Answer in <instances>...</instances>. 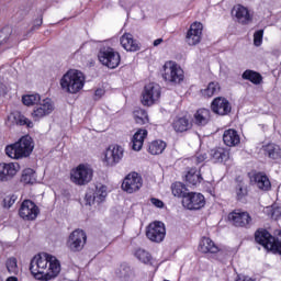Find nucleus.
<instances>
[{
	"mask_svg": "<svg viewBox=\"0 0 281 281\" xmlns=\"http://www.w3.org/2000/svg\"><path fill=\"white\" fill-rule=\"evenodd\" d=\"M14 120H15V124H18L19 126H26L27 128H34V122H32V120L27 119V116L19 112L14 114Z\"/></svg>",
	"mask_w": 281,
	"mask_h": 281,
	"instance_id": "obj_38",
	"label": "nucleus"
},
{
	"mask_svg": "<svg viewBox=\"0 0 281 281\" xmlns=\"http://www.w3.org/2000/svg\"><path fill=\"white\" fill-rule=\"evenodd\" d=\"M148 137V131L138 128L132 138L133 150L139 151L144 147V139Z\"/></svg>",
	"mask_w": 281,
	"mask_h": 281,
	"instance_id": "obj_26",
	"label": "nucleus"
},
{
	"mask_svg": "<svg viewBox=\"0 0 281 281\" xmlns=\"http://www.w3.org/2000/svg\"><path fill=\"white\" fill-rule=\"evenodd\" d=\"M228 222L233 227H239L241 229H251L254 226V217L247 211L236 209L227 216Z\"/></svg>",
	"mask_w": 281,
	"mask_h": 281,
	"instance_id": "obj_5",
	"label": "nucleus"
},
{
	"mask_svg": "<svg viewBox=\"0 0 281 281\" xmlns=\"http://www.w3.org/2000/svg\"><path fill=\"white\" fill-rule=\"evenodd\" d=\"M159 98H161V87L159 85L151 82L144 87L142 93V104L144 106H153Z\"/></svg>",
	"mask_w": 281,
	"mask_h": 281,
	"instance_id": "obj_10",
	"label": "nucleus"
},
{
	"mask_svg": "<svg viewBox=\"0 0 281 281\" xmlns=\"http://www.w3.org/2000/svg\"><path fill=\"white\" fill-rule=\"evenodd\" d=\"M60 87L66 93H78L85 87V75L70 69L61 77Z\"/></svg>",
	"mask_w": 281,
	"mask_h": 281,
	"instance_id": "obj_2",
	"label": "nucleus"
},
{
	"mask_svg": "<svg viewBox=\"0 0 281 281\" xmlns=\"http://www.w3.org/2000/svg\"><path fill=\"white\" fill-rule=\"evenodd\" d=\"M186 181L189 186H199V183L203 181L201 169L196 170V168H191L186 175Z\"/></svg>",
	"mask_w": 281,
	"mask_h": 281,
	"instance_id": "obj_30",
	"label": "nucleus"
},
{
	"mask_svg": "<svg viewBox=\"0 0 281 281\" xmlns=\"http://www.w3.org/2000/svg\"><path fill=\"white\" fill-rule=\"evenodd\" d=\"M166 142L161 139L153 140L148 146V153H150V155H161V153L166 150Z\"/></svg>",
	"mask_w": 281,
	"mask_h": 281,
	"instance_id": "obj_33",
	"label": "nucleus"
},
{
	"mask_svg": "<svg viewBox=\"0 0 281 281\" xmlns=\"http://www.w3.org/2000/svg\"><path fill=\"white\" fill-rule=\"evenodd\" d=\"M250 181L254 186L263 192H269V190H271V181L269 180V177L262 172L252 175Z\"/></svg>",
	"mask_w": 281,
	"mask_h": 281,
	"instance_id": "obj_23",
	"label": "nucleus"
},
{
	"mask_svg": "<svg viewBox=\"0 0 281 281\" xmlns=\"http://www.w3.org/2000/svg\"><path fill=\"white\" fill-rule=\"evenodd\" d=\"M21 170V166L18 162L0 164V181H10Z\"/></svg>",
	"mask_w": 281,
	"mask_h": 281,
	"instance_id": "obj_21",
	"label": "nucleus"
},
{
	"mask_svg": "<svg viewBox=\"0 0 281 281\" xmlns=\"http://www.w3.org/2000/svg\"><path fill=\"white\" fill-rule=\"evenodd\" d=\"M205 159H207V154L205 153H198L193 158L192 161L193 164H203V161H205Z\"/></svg>",
	"mask_w": 281,
	"mask_h": 281,
	"instance_id": "obj_47",
	"label": "nucleus"
},
{
	"mask_svg": "<svg viewBox=\"0 0 281 281\" xmlns=\"http://www.w3.org/2000/svg\"><path fill=\"white\" fill-rule=\"evenodd\" d=\"M134 120L136 124H148V112L146 110L138 109L134 111Z\"/></svg>",
	"mask_w": 281,
	"mask_h": 281,
	"instance_id": "obj_41",
	"label": "nucleus"
},
{
	"mask_svg": "<svg viewBox=\"0 0 281 281\" xmlns=\"http://www.w3.org/2000/svg\"><path fill=\"white\" fill-rule=\"evenodd\" d=\"M7 90H5V85L0 83V95H5Z\"/></svg>",
	"mask_w": 281,
	"mask_h": 281,
	"instance_id": "obj_51",
	"label": "nucleus"
},
{
	"mask_svg": "<svg viewBox=\"0 0 281 281\" xmlns=\"http://www.w3.org/2000/svg\"><path fill=\"white\" fill-rule=\"evenodd\" d=\"M211 109L216 115H229L232 113V104L223 97L215 98L211 103Z\"/></svg>",
	"mask_w": 281,
	"mask_h": 281,
	"instance_id": "obj_20",
	"label": "nucleus"
},
{
	"mask_svg": "<svg viewBox=\"0 0 281 281\" xmlns=\"http://www.w3.org/2000/svg\"><path fill=\"white\" fill-rule=\"evenodd\" d=\"M146 236L151 243H164L166 238V225L162 222H154L147 226Z\"/></svg>",
	"mask_w": 281,
	"mask_h": 281,
	"instance_id": "obj_13",
	"label": "nucleus"
},
{
	"mask_svg": "<svg viewBox=\"0 0 281 281\" xmlns=\"http://www.w3.org/2000/svg\"><path fill=\"white\" fill-rule=\"evenodd\" d=\"M7 281H19V278H16V277H9V278H7Z\"/></svg>",
	"mask_w": 281,
	"mask_h": 281,
	"instance_id": "obj_54",
	"label": "nucleus"
},
{
	"mask_svg": "<svg viewBox=\"0 0 281 281\" xmlns=\"http://www.w3.org/2000/svg\"><path fill=\"white\" fill-rule=\"evenodd\" d=\"M5 267L8 273L11 276H19V263L16 261V258L11 257L5 261Z\"/></svg>",
	"mask_w": 281,
	"mask_h": 281,
	"instance_id": "obj_40",
	"label": "nucleus"
},
{
	"mask_svg": "<svg viewBox=\"0 0 281 281\" xmlns=\"http://www.w3.org/2000/svg\"><path fill=\"white\" fill-rule=\"evenodd\" d=\"M162 78L168 85H181V81L186 78L183 69L175 61H166L164 65Z\"/></svg>",
	"mask_w": 281,
	"mask_h": 281,
	"instance_id": "obj_6",
	"label": "nucleus"
},
{
	"mask_svg": "<svg viewBox=\"0 0 281 281\" xmlns=\"http://www.w3.org/2000/svg\"><path fill=\"white\" fill-rule=\"evenodd\" d=\"M106 187L105 186H97L94 190V199H97V203L100 204L106 199Z\"/></svg>",
	"mask_w": 281,
	"mask_h": 281,
	"instance_id": "obj_42",
	"label": "nucleus"
},
{
	"mask_svg": "<svg viewBox=\"0 0 281 281\" xmlns=\"http://www.w3.org/2000/svg\"><path fill=\"white\" fill-rule=\"evenodd\" d=\"M98 58L101 64L108 67V69H116V67H120V63L122 60L120 53L115 52L111 47L101 48Z\"/></svg>",
	"mask_w": 281,
	"mask_h": 281,
	"instance_id": "obj_7",
	"label": "nucleus"
},
{
	"mask_svg": "<svg viewBox=\"0 0 281 281\" xmlns=\"http://www.w3.org/2000/svg\"><path fill=\"white\" fill-rule=\"evenodd\" d=\"M263 34H265L263 30H259V31L255 32V34H254V45H256V47H260L262 45Z\"/></svg>",
	"mask_w": 281,
	"mask_h": 281,
	"instance_id": "obj_45",
	"label": "nucleus"
},
{
	"mask_svg": "<svg viewBox=\"0 0 281 281\" xmlns=\"http://www.w3.org/2000/svg\"><path fill=\"white\" fill-rule=\"evenodd\" d=\"M19 35L12 31L10 26H4L0 30V49H12L14 45H19Z\"/></svg>",
	"mask_w": 281,
	"mask_h": 281,
	"instance_id": "obj_12",
	"label": "nucleus"
},
{
	"mask_svg": "<svg viewBox=\"0 0 281 281\" xmlns=\"http://www.w3.org/2000/svg\"><path fill=\"white\" fill-rule=\"evenodd\" d=\"M211 159L214 164H223L229 159V150L218 147L211 150Z\"/></svg>",
	"mask_w": 281,
	"mask_h": 281,
	"instance_id": "obj_27",
	"label": "nucleus"
},
{
	"mask_svg": "<svg viewBox=\"0 0 281 281\" xmlns=\"http://www.w3.org/2000/svg\"><path fill=\"white\" fill-rule=\"evenodd\" d=\"M255 240L258 245L266 248L267 251H273V254L281 256V236L276 238L267 229L260 228L255 233Z\"/></svg>",
	"mask_w": 281,
	"mask_h": 281,
	"instance_id": "obj_4",
	"label": "nucleus"
},
{
	"mask_svg": "<svg viewBox=\"0 0 281 281\" xmlns=\"http://www.w3.org/2000/svg\"><path fill=\"white\" fill-rule=\"evenodd\" d=\"M13 203H16V195H7L3 199V207H7V210H10Z\"/></svg>",
	"mask_w": 281,
	"mask_h": 281,
	"instance_id": "obj_46",
	"label": "nucleus"
},
{
	"mask_svg": "<svg viewBox=\"0 0 281 281\" xmlns=\"http://www.w3.org/2000/svg\"><path fill=\"white\" fill-rule=\"evenodd\" d=\"M34 150V145L32 143V137L23 136L19 142L5 147V154L11 159H23L30 157Z\"/></svg>",
	"mask_w": 281,
	"mask_h": 281,
	"instance_id": "obj_3",
	"label": "nucleus"
},
{
	"mask_svg": "<svg viewBox=\"0 0 281 281\" xmlns=\"http://www.w3.org/2000/svg\"><path fill=\"white\" fill-rule=\"evenodd\" d=\"M86 205H93V203H97L95 199V190L89 189L85 196Z\"/></svg>",
	"mask_w": 281,
	"mask_h": 281,
	"instance_id": "obj_44",
	"label": "nucleus"
},
{
	"mask_svg": "<svg viewBox=\"0 0 281 281\" xmlns=\"http://www.w3.org/2000/svg\"><path fill=\"white\" fill-rule=\"evenodd\" d=\"M70 179L76 186H87L93 179V169L88 165H79L71 171Z\"/></svg>",
	"mask_w": 281,
	"mask_h": 281,
	"instance_id": "obj_9",
	"label": "nucleus"
},
{
	"mask_svg": "<svg viewBox=\"0 0 281 281\" xmlns=\"http://www.w3.org/2000/svg\"><path fill=\"white\" fill-rule=\"evenodd\" d=\"M135 257L144 265H150V261L153 260V256H150V252L142 248L135 251Z\"/></svg>",
	"mask_w": 281,
	"mask_h": 281,
	"instance_id": "obj_39",
	"label": "nucleus"
},
{
	"mask_svg": "<svg viewBox=\"0 0 281 281\" xmlns=\"http://www.w3.org/2000/svg\"><path fill=\"white\" fill-rule=\"evenodd\" d=\"M248 191H247V187L245 184H243V182H239L236 187V196L238 201H243V199H245V196H247Z\"/></svg>",
	"mask_w": 281,
	"mask_h": 281,
	"instance_id": "obj_43",
	"label": "nucleus"
},
{
	"mask_svg": "<svg viewBox=\"0 0 281 281\" xmlns=\"http://www.w3.org/2000/svg\"><path fill=\"white\" fill-rule=\"evenodd\" d=\"M171 192L173 196H178V199H186V195L189 194L188 188H186V184L181 182H176L171 186Z\"/></svg>",
	"mask_w": 281,
	"mask_h": 281,
	"instance_id": "obj_34",
	"label": "nucleus"
},
{
	"mask_svg": "<svg viewBox=\"0 0 281 281\" xmlns=\"http://www.w3.org/2000/svg\"><path fill=\"white\" fill-rule=\"evenodd\" d=\"M164 43V38H157L154 41V47H157Z\"/></svg>",
	"mask_w": 281,
	"mask_h": 281,
	"instance_id": "obj_52",
	"label": "nucleus"
},
{
	"mask_svg": "<svg viewBox=\"0 0 281 281\" xmlns=\"http://www.w3.org/2000/svg\"><path fill=\"white\" fill-rule=\"evenodd\" d=\"M30 271L36 280L49 281L60 273V261L47 252L33 257Z\"/></svg>",
	"mask_w": 281,
	"mask_h": 281,
	"instance_id": "obj_1",
	"label": "nucleus"
},
{
	"mask_svg": "<svg viewBox=\"0 0 281 281\" xmlns=\"http://www.w3.org/2000/svg\"><path fill=\"white\" fill-rule=\"evenodd\" d=\"M121 45L126 52H139V49H142L139 42L130 33H125L121 36Z\"/></svg>",
	"mask_w": 281,
	"mask_h": 281,
	"instance_id": "obj_24",
	"label": "nucleus"
},
{
	"mask_svg": "<svg viewBox=\"0 0 281 281\" xmlns=\"http://www.w3.org/2000/svg\"><path fill=\"white\" fill-rule=\"evenodd\" d=\"M271 218H273L274 221H278L279 218H281V206L272 207Z\"/></svg>",
	"mask_w": 281,
	"mask_h": 281,
	"instance_id": "obj_48",
	"label": "nucleus"
},
{
	"mask_svg": "<svg viewBox=\"0 0 281 281\" xmlns=\"http://www.w3.org/2000/svg\"><path fill=\"white\" fill-rule=\"evenodd\" d=\"M124 157V148L120 145L110 146L105 151V164L108 166H115L120 164Z\"/></svg>",
	"mask_w": 281,
	"mask_h": 281,
	"instance_id": "obj_19",
	"label": "nucleus"
},
{
	"mask_svg": "<svg viewBox=\"0 0 281 281\" xmlns=\"http://www.w3.org/2000/svg\"><path fill=\"white\" fill-rule=\"evenodd\" d=\"M199 249L202 254H218V246L209 237H203L200 241Z\"/></svg>",
	"mask_w": 281,
	"mask_h": 281,
	"instance_id": "obj_29",
	"label": "nucleus"
},
{
	"mask_svg": "<svg viewBox=\"0 0 281 281\" xmlns=\"http://www.w3.org/2000/svg\"><path fill=\"white\" fill-rule=\"evenodd\" d=\"M241 78L243 80H249L252 85H260L262 82V75L250 69L245 70Z\"/></svg>",
	"mask_w": 281,
	"mask_h": 281,
	"instance_id": "obj_32",
	"label": "nucleus"
},
{
	"mask_svg": "<svg viewBox=\"0 0 281 281\" xmlns=\"http://www.w3.org/2000/svg\"><path fill=\"white\" fill-rule=\"evenodd\" d=\"M143 186L142 176L137 172L128 173L122 183V190L127 192V194H133V192H137Z\"/></svg>",
	"mask_w": 281,
	"mask_h": 281,
	"instance_id": "obj_15",
	"label": "nucleus"
},
{
	"mask_svg": "<svg viewBox=\"0 0 281 281\" xmlns=\"http://www.w3.org/2000/svg\"><path fill=\"white\" fill-rule=\"evenodd\" d=\"M40 212L36 203L32 202V200H24L20 206L19 214L24 221H36Z\"/></svg>",
	"mask_w": 281,
	"mask_h": 281,
	"instance_id": "obj_16",
	"label": "nucleus"
},
{
	"mask_svg": "<svg viewBox=\"0 0 281 281\" xmlns=\"http://www.w3.org/2000/svg\"><path fill=\"white\" fill-rule=\"evenodd\" d=\"M193 117L196 126H205L211 120V112L209 109H199Z\"/></svg>",
	"mask_w": 281,
	"mask_h": 281,
	"instance_id": "obj_28",
	"label": "nucleus"
},
{
	"mask_svg": "<svg viewBox=\"0 0 281 281\" xmlns=\"http://www.w3.org/2000/svg\"><path fill=\"white\" fill-rule=\"evenodd\" d=\"M0 281H3V279L0 278Z\"/></svg>",
	"mask_w": 281,
	"mask_h": 281,
	"instance_id": "obj_55",
	"label": "nucleus"
},
{
	"mask_svg": "<svg viewBox=\"0 0 281 281\" xmlns=\"http://www.w3.org/2000/svg\"><path fill=\"white\" fill-rule=\"evenodd\" d=\"M223 142L225 146H228L229 148L238 146V144H240V135H238L236 130H226L223 134Z\"/></svg>",
	"mask_w": 281,
	"mask_h": 281,
	"instance_id": "obj_25",
	"label": "nucleus"
},
{
	"mask_svg": "<svg viewBox=\"0 0 281 281\" xmlns=\"http://www.w3.org/2000/svg\"><path fill=\"white\" fill-rule=\"evenodd\" d=\"M263 154L266 155V157H269V159H280L281 148L278 145L270 143L263 146Z\"/></svg>",
	"mask_w": 281,
	"mask_h": 281,
	"instance_id": "obj_31",
	"label": "nucleus"
},
{
	"mask_svg": "<svg viewBox=\"0 0 281 281\" xmlns=\"http://www.w3.org/2000/svg\"><path fill=\"white\" fill-rule=\"evenodd\" d=\"M55 109L56 105L54 104V101H52L49 98H46L44 100H40V102L34 105L31 116L35 122H38V120H43V117L52 115Z\"/></svg>",
	"mask_w": 281,
	"mask_h": 281,
	"instance_id": "obj_8",
	"label": "nucleus"
},
{
	"mask_svg": "<svg viewBox=\"0 0 281 281\" xmlns=\"http://www.w3.org/2000/svg\"><path fill=\"white\" fill-rule=\"evenodd\" d=\"M41 25H43V18H41L40 20L35 21V27H41Z\"/></svg>",
	"mask_w": 281,
	"mask_h": 281,
	"instance_id": "obj_53",
	"label": "nucleus"
},
{
	"mask_svg": "<svg viewBox=\"0 0 281 281\" xmlns=\"http://www.w3.org/2000/svg\"><path fill=\"white\" fill-rule=\"evenodd\" d=\"M22 102L25 106H36L41 102V94H24L22 97Z\"/></svg>",
	"mask_w": 281,
	"mask_h": 281,
	"instance_id": "obj_37",
	"label": "nucleus"
},
{
	"mask_svg": "<svg viewBox=\"0 0 281 281\" xmlns=\"http://www.w3.org/2000/svg\"><path fill=\"white\" fill-rule=\"evenodd\" d=\"M203 36V24L201 22H194L191 24L189 31L187 32L186 43L188 45H199Z\"/></svg>",
	"mask_w": 281,
	"mask_h": 281,
	"instance_id": "obj_18",
	"label": "nucleus"
},
{
	"mask_svg": "<svg viewBox=\"0 0 281 281\" xmlns=\"http://www.w3.org/2000/svg\"><path fill=\"white\" fill-rule=\"evenodd\" d=\"M232 14L237 19L238 23H241V25H249V23H251V14H249V10L244 5H235Z\"/></svg>",
	"mask_w": 281,
	"mask_h": 281,
	"instance_id": "obj_22",
	"label": "nucleus"
},
{
	"mask_svg": "<svg viewBox=\"0 0 281 281\" xmlns=\"http://www.w3.org/2000/svg\"><path fill=\"white\" fill-rule=\"evenodd\" d=\"M182 205L187 210H202V207H205V196L202 193L189 192L182 199Z\"/></svg>",
	"mask_w": 281,
	"mask_h": 281,
	"instance_id": "obj_14",
	"label": "nucleus"
},
{
	"mask_svg": "<svg viewBox=\"0 0 281 281\" xmlns=\"http://www.w3.org/2000/svg\"><path fill=\"white\" fill-rule=\"evenodd\" d=\"M87 245V233L82 229H75L68 237L67 247L70 251H82Z\"/></svg>",
	"mask_w": 281,
	"mask_h": 281,
	"instance_id": "obj_11",
	"label": "nucleus"
},
{
	"mask_svg": "<svg viewBox=\"0 0 281 281\" xmlns=\"http://www.w3.org/2000/svg\"><path fill=\"white\" fill-rule=\"evenodd\" d=\"M193 126L192 119L188 115L176 116L171 123V128L178 134L188 133Z\"/></svg>",
	"mask_w": 281,
	"mask_h": 281,
	"instance_id": "obj_17",
	"label": "nucleus"
},
{
	"mask_svg": "<svg viewBox=\"0 0 281 281\" xmlns=\"http://www.w3.org/2000/svg\"><path fill=\"white\" fill-rule=\"evenodd\" d=\"M150 203L155 206V207H159L160 210L164 207V201L157 199V198H151L150 199Z\"/></svg>",
	"mask_w": 281,
	"mask_h": 281,
	"instance_id": "obj_49",
	"label": "nucleus"
},
{
	"mask_svg": "<svg viewBox=\"0 0 281 281\" xmlns=\"http://www.w3.org/2000/svg\"><path fill=\"white\" fill-rule=\"evenodd\" d=\"M94 95L97 98H101L102 95H104V90L102 89H97L95 92H94Z\"/></svg>",
	"mask_w": 281,
	"mask_h": 281,
	"instance_id": "obj_50",
	"label": "nucleus"
},
{
	"mask_svg": "<svg viewBox=\"0 0 281 281\" xmlns=\"http://www.w3.org/2000/svg\"><path fill=\"white\" fill-rule=\"evenodd\" d=\"M218 91H221V86L218 82L212 81L205 89L201 90V93L204 98H212L213 95H216Z\"/></svg>",
	"mask_w": 281,
	"mask_h": 281,
	"instance_id": "obj_35",
	"label": "nucleus"
},
{
	"mask_svg": "<svg viewBox=\"0 0 281 281\" xmlns=\"http://www.w3.org/2000/svg\"><path fill=\"white\" fill-rule=\"evenodd\" d=\"M21 182L25 184L36 183V171L32 168L24 169L21 177Z\"/></svg>",
	"mask_w": 281,
	"mask_h": 281,
	"instance_id": "obj_36",
	"label": "nucleus"
}]
</instances>
